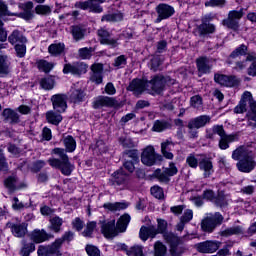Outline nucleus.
<instances>
[{
    "mask_svg": "<svg viewBox=\"0 0 256 256\" xmlns=\"http://www.w3.org/2000/svg\"><path fill=\"white\" fill-rule=\"evenodd\" d=\"M232 159L238 161L236 167L240 173H251L256 167L255 154L250 147L240 146L232 152Z\"/></svg>",
    "mask_w": 256,
    "mask_h": 256,
    "instance_id": "obj_1",
    "label": "nucleus"
},
{
    "mask_svg": "<svg viewBox=\"0 0 256 256\" xmlns=\"http://www.w3.org/2000/svg\"><path fill=\"white\" fill-rule=\"evenodd\" d=\"M131 222V216L129 214L122 215L115 226V219L100 221L101 233L106 237V239H113L117 237L118 231L120 233H125L127 231V225Z\"/></svg>",
    "mask_w": 256,
    "mask_h": 256,
    "instance_id": "obj_2",
    "label": "nucleus"
},
{
    "mask_svg": "<svg viewBox=\"0 0 256 256\" xmlns=\"http://www.w3.org/2000/svg\"><path fill=\"white\" fill-rule=\"evenodd\" d=\"M52 153H54V155H58L60 159L50 158L48 160L50 167H53L54 169H59L62 175L69 177V175L73 173L75 166H73V164H71V162L69 161V156L67 155V153H65V149L54 148L52 150Z\"/></svg>",
    "mask_w": 256,
    "mask_h": 256,
    "instance_id": "obj_3",
    "label": "nucleus"
},
{
    "mask_svg": "<svg viewBox=\"0 0 256 256\" xmlns=\"http://www.w3.org/2000/svg\"><path fill=\"white\" fill-rule=\"evenodd\" d=\"M171 85H175V80L171 79V77L156 75L150 81H146V90L151 95H160Z\"/></svg>",
    "mask_w": 256,
    "mask_h": 256,
    "instance_id": "obj_4",
    "label": "nucleus"
},
{
    "mask_svg": "<svg viewBox=\"0 0 256 256\" xmlns=\"http://www.w3.org/2000/svg\"><path fill=\"white\" fill-rule=\"evenodd\" d=\"M223 219V215H221V213L219 212H216L215 214H210L204 220H202V231H205V233H213V231H215V228L223 223Z\"/></svg>",
    "mask_w": 256,
    "mask_h": 256,
    "instance_id": "obj_5",
    "label": "nucleus"
},
{
    "mask_svg": "<svg viewBox=\"0 0 256 256\" xmlns=\"http://www.w3.org/2000/svg\"><path fill=\"white\" fill-rule=\"evenodd\" d=\"M111 182L113 187L118 189V191H125V189H129V187H131L129 176L123 173V170L114 172Z\"/></svg>",
    "mask_w": 256,
    "mask_h": 256,
    "instance_id": "obj_6",
    "label": "nucleus"
},
{
    "mask_svg": "<svg viewBox=\"0 0 256 256\" xmlns=\"http://www.w3.org/2000/svg\"><path fill=\"white\" fill-rule=\"evenodd\" d=\"M159 160V154L155 152V148L153 146H147L143 149L141 153V163L146 165V167H153Z\"/></svg>",
    "mask_w": 256,
    "mask_h": 256,
    "instance_id": "obj_7",
    "label": "nucleus"
},
{
    "mask_svg": "<svg viewBox=\"0 0 256 256\" xmlns=\"http://www.w3.org/2000/svg\"><path fill=\"white\" fill-rule=\"evenodd\" d=\"M157 18L155 23H161L165 19H169L175 15V8L167 3H160L156 6Z\"/></svg>",
    "mask_w": 256,
    "mask_h": 256,
    "instance_id": "obj_8",
    "label": "nucleus"
},
{
    "mask_svg": "<svg viewBox=\"0 0 256 256\" xmlns=\"http://www.w3.org/2000/svg\"><path fill=\"white\" fill-rule=\"evenodd\" d=\"M61 243L62 240H55L51 246H39L37 250L38 256H61Z\"/></svg>",
    "mask_w": 256,
    "mask_h": 256,
    "instance_id": "obj_9",
    "label": "nucleus"
},
{
    "mask_svg": "<svg viewBox=\"0 0 256 256\" xmlns=\"http://www.w3.org/2000/svg\"><path fill=\"white\" fill-rule=\"evenodd\" d=\"M88 66L87 64L83 62H73V63H68L64 65L63 68V73L64 75H85L87 73Z\"/></svg>",
    "mask_w": 256,
    "mask_h": 256,
    "instance_id": "obj_10",
    "label": "nucleus"
},
{
    "mask_svg": "<svg viewBox=\"0 0 256 256\" xmlns=\"http://www.w3.org/2000/svg\"><path fill=\"white\" fill-rule=\"evenodd\" d=\"M221 247V242L217 240H206L194 245L198 253H215Z\"/></svg>",
    "mask_w": 256,
    "mask_h": 256,
    "instance_id": "obj_11",
    "label": "nucleus"
},
{
    "mask_svg": "<svg viewBox=\"0 0 256 256\" xmlns=\"http://www.w3.org/2000/svg\"><path fill=\"white\" fill-rule=\"evenodd\" d=\"M163 237L167 243L170 244V253L173 256H180L183 253V250L177 245H179V237L171 232H164Z\"/></svg>",
    "mask_w": 256,
    "mask_h": 256,
    "instance_id": "obj_12",
    "label": "nucleus"
},
{
    "mask_svg": "<svg viewBox=\"0 0 256 256\" xmlns=\"http://www.w3.org/2000/svg\"><path fill=\"white\" fill-rule=\"evenodd\" d=\"M97 35L99 37V41L101 45H109V47H112V48H115L119 45L118 39L113 38L109 30L105 28L98 29Z\"/></svg>",
    "mask_w": 256,
    "mask_h": 256,
    "instance_id": "obj_13",
    "label": "nucleus"
},
{
    "mask_svg": "<svg viewBox=\"0 0 256 256\" xmlns=\"http://www.w3.org/2000/svg\"><path fill=\"white\" fill-rule=\"evenodd\" d=\"M51 103L57 113H65L67 111V95L55 94L51 97Z\"/></svg>",
    "mask_w": 256,
    "mask_h": 256,
    "instance_id": "obj_14",
    "label": "nucleus"
},
{
    "mask_svg": "<svg viewBox=\"0 0 256 256\" xmlns=\"http://www.w3.org/2000/svg\"><path fill=\"white\" fill-rule=\"evenodd\" d=\"M119 102L115 98L109 96H98L93 102L94 109H102V107H117Z\"/></svg>",
    "mask_w": 256,
    "mask_h": 256,
    "instance_id": "obj_15",
    "label": "nucleus"
},
{
    "mask_svg": "<svg viewBox=\"0 0 256 256\" xmlns=\"http://www.w3.org/2000/svg\"><path fill=\"white\" fill-rule=\"evenodd\" d=\"M214 81L222 87H235V85H239L237 77L224 74H215Z\"/></svg>",
    "mask_w": 256,
    "mask_h": 256,
    "instance_id": "obj_16",
    "label": "nucleus"
},
{
    "mask_svg": "<svg viewBox=\"0 0 256 256\" xmlns=\"http://www.w3.org/2000/svg\"><path fill=\"white\" fill-rule=\"evenodd\" d=\"M198 167L200 171H203V177H205V179L211 177V175L215 173V170L213 169V161H211V158L209 157H202L199 160Z\"/></svg>",
    "mask_w": 256,
    "mask_h": 256,
    "instance_id": "obj_17",
    "label": "nucleus"
},
{
    "mask_svg": "<svg viewBox=\"0 0 256 256\" xmlns=\"http://www.w3.org/2000/svg\"><path fill=\"white\" fill-rule=\"evenodd\" d=\"M247 103H249L250 109H251V103H255V101L253 100V95L249 91H246L243 93L241 101L234 108V113H237V114L245 113V111H247Z\"/></svg>",
    "mask_w": 256,
    "mask_h": 256,
    "instance_id": "obj_18",
    "label": "nucleus"
},
{
    "mask_svg": "<svg viewBox=\"0 0 256 256\" xmlns=\"http://www.w3.org/2000/svg\"><path fill=\"white\" fill-rule=\"evenodd\" d=\"M7 227L11 229L12 235L18 239H23V237H25V235L28 233L26 223H8Z\"/></svg>",
    "mask_w": 256,
    "mask_h": 256,
    "instance_id": "obj_19",
    "label": "nucleus"
},
{
    "mask_svg": "<svg viewBox=\"0 0 256 256\" xmlns=\"http://www.w3.org/2000/svg\"><path fill=\"white\" fill-rule=\"evenodd\" d=\"M75 7L76 9H82L83 11H87V9H90L92 13H103V7H101V5L99 4H94L93 0L76 2Z\"/></svg>",
    "mask_w": 256,
    "mask_h": 256,
    "instance_id": "obj_20",
    "label": "nucleus"
},
{
    "mask_svg": "<svg viewBox=\"0 0 256 256\" xmlns=\"http://www.w3.org/2000/svg\"><path fill=\"white\" fill-rule=\"evenodd\" d=\"M208 123H211V116L201 115L189 121L188 129H201Z\"/></svg>",
    "mask_w": 256,
    "mask_h": 256,
    "instance_id": "obj_21",
    "label": "nucleus"
},
{
    "mask_svg": "<svg viewBox=\"0 0 256 256\" xmlns=\"http://www.w3.org/2000/svg\"><path fill=\"white\" fill-rule=\"evenodd\" d=\"M51 234L47 233L44 229L39 230L35 229L30 233V239L33 243H45V241H49L51 239Z\"/></svg>",
    "mask_w": 256,
    "mask_h": 256,
    "instance_id": "obj_22",
    "label": "nucleus"
},
{
    "mask_svg": "<svg viewBox=\"0 0 256 256\" xmlns=\"http://www.w3.org/2000/svg\"><path fill=\"white\" fill-rule=\"evenodd\" d=\"M145 89H147V82L141 79H134L127 88V90L132 91L134 95H141Z\"/></svg>",
    "mask_w": 256,
    "mask_h": 256,
    "instance_id": "obj_23",
    "label": "nucleus"
},
{
    "mask_svg": "<svg viewBox=\"0 0 256 256\" xmlns=\"http://www.w3.org/2000/svg\"><path fill=\"white\" fill-rule=\"evenodd\" d=\"M157 235V228L155 226H142L140 228L139 237L142 241H147L149 237L155 239Z\"/></svg>",
    "mask_w": 256,
    "mask_h": 256,
    "instance_id": "obj_24",
    "label": "nucleus"
},
{
    "mask_svg": "<svg viewBox=\"0 0 256 256\" xmlns=\"http://www.w3.org/2000/svg\"><path fill=\"white\" fill-rule=\"evenodd\" d=\"M91 81L96 83L97 85H101L103 83V64H94L91 66Z\"/></svg>",
    "mask_w": 256,
    "mask_h": 256,
    "instance_id": "obj_25",
    "label": "nucleus"
},
{
    "mask_svg": "<svg viewBox=\"0 0 256 256\" xmlns=\"http://www.w3.org/2000/svg\"><path fill=\"white\" fill-rule=\"evenodd\" d=\"M175 148V144L171 141V139H167L161 143V153L165 159L173 160L175 157L173 155V149Z\"/></svg>",
    "mask_w": 256,
    "mask_h": 256,
    "instance_id": "obj_26",
    "label": "nucleus"
},
{
    "mask_svg": "<svg viewBox=\"0 0 256 256\" xmlns=\"http://www.w3.org/2000/svg\"><path fill=\"white\" fill-rule=\"evenodd\" d=\"M216 28L214 24L207 23L205 19H202V23L198 26V33L199 35H211L215 33Z\"/></svg>",
    "mask_w": 256,
    "mask_h": 256,
    "instance_id": "obj_27",
    "label": "nucleus"
},
{
    "mask_svg": "<svg viewBox=\"0 0 256 256\" xmlns=\"http://www.w3.org/2000/svg\"><path fill=\"white\" fill-rule=\"evenodd\" d=\"M8 41L11 45H19L21 43H27V38L19 30H14L8 37Z\"/></svg>",
    "mask_w": 256,
    "mask_h": 256,
    "instance_id": "obj_28",
    "label": "nucleus"
},
{
    "mask_svg": "<svg viewBox=\"0 0 256 256\" xmlns=\"http://www.w3.org/2000/svg\"><path fill=\"white\" fill-rule=\"evenodd\" d=\"M46 121L50 123V125H59V123L63 121V116L59 112L50 110L46 112Z\"/></svg>",
    "mask_w": 256,
    "mask_h": 256,
    "instance_id": "obj_29",
    "label": "nucleus"
},
{
    "mask_svg": "<svg viewBox=\"0 0 256 256\" xmlns=\"http://www.w3.org/2000/svg\"><path fill=\"white\" fill-rule=\"evenodd\" d=\"M196 63L198 71L202 75L211 71V66H209V59H207L206 57L198 58Z\"/></svg>",
    "mask_w": 256,
    "mask_h": 256,
    "instance_id": "obj_30",
    "label": "nucleus"
},
{
    "mask_svg": "<svg viewBox=\"0 0 256 256\" xmlns=\"http://www.w3.org/2000/svg\"><path fill=\"white\" fill-rule=\"evenodd\" d=\"M65 51L64 43H54L48 47V53L52 55V57H59Z\"/></svg>",
    "mask_w": 256,
    "mask_h": 256,
    "instance_id": "obj_31",
    "label": "nucleus"
},
{
    "mask_svg": "<svg viewBox=\"0 0 256 256\" xmlns=\"http://www.w3.org/2000/svg\"><path fill=\"white\" fill-rule=\"evenodd\" d=\"M2 115L5 121H10V123H19V114L12 109H4Z\"/></svg>",
    "mask_w": 256,
    "mask_h": 256,
    "instance_id": "obj_32",
    "label": "nucleus"
},
{
    "mask_svg": "<svg viewBox=\"0 0 256 256\" xmlns=\"http://www.w3.org/2000/svg\"><path fill=\"white\" fill-rule=\"evenodd\" d=\"M35 251V243L22 240V247L20 249V256H29Z\"/></svg>",
    "mask_w": 256,
    "mask_h": 256,
    "instance_id": "obj_33",
    "label": "nucleus"
},
{
    "mask_svg": "<svg viewBox=\"0 0 256 256\" xmlns=\"http://www.w3.org/2000/svg\"><path fill=\"white\" fill-rule=\"evenodd\" d=\"M234 141H237V135L235 134L223 136L219 140V148L222 150L229 149V143H234Z\"/></svg>",
    "mask_w": 256,
    "mask_h": 256,
    "instance_id": "obj_34",
    "label": "nucleus"
},
{
    "mask_svg": "<svg viewBox=\"0 0 256 256\" xmlns=\"http://www.w3.org/2000/svg\"><path fill=\"white\" fill-rule=\"evenodd\" d=\"M63 226V218L59 216H55L50 219V231H53L54 233H60L61 227Z\"/></svg>",
    "mask_w": 256,
    "mask_h": 256,
    "instance_id": "obj_35",
    "label": "nucleus"
},
{
    "mask_svg": "<svg viewBox=\"0 0 256 256\" xmlns=\"http://www.w3.org/2000/svg\"><path fill=\"white\" fill-rule=\"evenodd\" d=\"M248 127L256 129V102H251V108L248 112Z\"/></svg>",
    "mask_w": 256,
    "mask_h": 256,
    "instance_id": "obj_36",
    "label": "nucleus"
},
{
    "mask_svg": "<svg viewBox=\"0 0 256 256\" xmlns=\"http://www.w3.org/2000/svg\"><path fill=\"white\" fill-rule=\"evenodd\" d=\"M70 33L76 41H81L85 37V29L79 25L71 26Z\"/></svg>",
    "mask_w": 256,
    "mask_h": 256,
    "instance_id": "obj_37",
    "label": "nucleus"
},
{
    "mask_svg": "<svg viewBox=\"0 0 256 256\" xmlns=\"http://www.w3.org/2000/svg\"><path fill=\"white\" fill-rule=\"evenodd\" d=\"M103 208L107 209V211H122L123 209H127V203L123 202H107L103 204Z\"/></svg>",
    "mask_w": 256,
    "mask_h": 256,
    "instance_id": "obj_38",
    "label": "nucleus"
},
{
    "mask_svg": "<svg viewBox=\"0 0 256 256\" xmlns=\"http://www.w3.org/2000/svg\"><path fill=\"white\" fill-rule=\"evenodd\" d=\"M63 143L68 153H73V151L77 149V142L75 141V138H73V136L71 135L66 136L63 140Z\"/></svg>",
    "mask_w": 256,
    "mask_h": 256,
    "instance_id": "obj_39",
    "label": "nucleus"
},
{
    "mask_svg": "<svg viewBox=\"0 0 256 256\" xmlns=\"http://www.w3.org/2000/svg\"><path fill=\"white\" fill-rule=\"evenodd\" d=\"M36 65L39 71H43L44 73H49L53 67H55V64L48 62L47 60H38Z\"/></svg>",
    "mask_w": 256,
    "mask_h": 256,
    "instance_id": "obj_40",
    "label": "nucleus"
},
{
    "mask_svg": "<svg viewBox=\"0 0 256 256\" xmlns=\"http://www.w3.org/2000/svg\"><path fill=\"white\" fill-rule=\"evenodd\" d=\"M199 155L195 154V153H190L187 157H186V165H188V167H190L191 169H197L199 167Z\"/></svg>",
    "mask_w": 256,
    "mask_h": 256,
    "instance_id": "obj_41",
    "label": "nucleus"
},
{
    "mask_svg": "<svg viewBox=\"0 0 256 256\" xmlns=\"http://www.w3.org/2000/svg\"><path fill=\"white\" fill-rule=\"evenodd\" d=\"M70 99L72 103H81L85 99V92L81 89L73 90Z\"/></svg>",
    "mask_w": 256,
    "mask_h": 256,
    "instance_id": "obj_42",
    "label": "nucleus"
},
{
    "mask_svg": "<svg viewBox=\"0 0 256 256\" xmlns=\"http://www.w3.org/2000/svg\"><path fill=\"white\" fill-rule=\"evenodd\" d=\"M243 233V228L241 226H234L228 228L220 233L222 237H231V235H241Z\"/></svg>",
    "mask_w": 256,
    "mask_h": 256,
    "instance_id": "obj_43",
    "label": "nucleus"
},
{
    "mask_svg": "<svg viewBox=\"0 0 256 256\" xmlns=\"http://www.w3.org/2000/svg\"><path fill=\"white\" fill-rule=\"evenodd\" d=\"M167 254V247L161 241L154 244V256H165Z\"/></svg>",
    "mask_w": 256,
    "mask_h": 256,
    "instance_id": "obj_44",
    "label": "nucleus"
},
{
    "mask_svg": "<svg viewBox=\"0 0 256 256\" xmlns=\"http://www.w3.org/2000/svg\"><path fill=\"white\" fill-rule=\"evenodd\" d=\"M4 185L7 189H9V191H11V193H13V191H17V189H19V187H17V179L13 176L8 177L4 181Z\"/></svg>",
    "mask_w": 256,
    "mask_h": 256,
    "instance_id": "obj_45",
    "label": "nucleus"
},
{
    "mask_svg": "<svg viewBox=\"0 0 256 256\" xmlns=\"http://www.w3.org/2000/svg\"><path fill=\"white\" fill-rule=\"evenodd\" d=\"M97 228V222L91 221L88 222L86 225V228L82 232L83 237H92L93 236V231Z\"/></svg>",
    "mask_w": 256,
    "mask_h": 256,
    "instance_id": "obj_46",
    "label": "nucleus"
},
{
    "mask_svg": "<svg viewBox=\"0 0 256 256\" xmlns=\"http://www.w3.org/2000/svg\"><path fill=\"white\" fill-rule=\"evenodd\" d=\"M222 24L224 27H228V29H232L233 31H237V29H239V22L229 16L222 21Z\"/></svg>",
    "mask_w": 256,
    "mask_h": 256,
    "instance_id": "obj_47",
    "label": "nucleus"
},
{
    "mask_svg": "<svg viewBox=\"0 0 256 256\" xmlns=\"http://www.w3.org/2000/svg\"><path fill=\"white\" fill-rule=\"evenodd\" d=\"M9 73V60L6 56H0V75H7Z\"/></svg>",
    "mask_w": 256,
    "mask_h": 256,
    "instance_id": "obj_48",
    "label": "nucleus"
},
{
    "mask_svg": "<svg viewBox=\"0 0 256 256\" xmlns=\"http://www.w3.org/2000/svg\"><path fill=\"white\" fill-rule=\"evenodd\" d=\"M154 177H156V179H158V181H160V183H169L170 179H169V175L167 174L166 171L162 172L161 169H157L154 174Z\"/></svg>",
    "mask_w": 256,
    "mask_h": 256,
    "instance_id": "obj_49",
    "label": "nucleus"
},
{
    "mask_svg": "<svg viewBox=\"0 0 256 256\" xmlns=\"http://www.w3.org/2000/svg\"><path fill=\"white\" fill-rule=\"evenodd\" d=\"M190 107H193V109H201V107H203V98L199 95L192 96L190 98Z\"/></svg>",
    "mask_w": 256,
    "mask_h": 256,
    "instance_id": "obj_50",
    "label": "nucleus"
},
{
    "mask_svg": "<svg viewBox=\"0 0 256 256\" xmlns=\"http://www.w3.org/2000/svg\"><path fill=\"white\" fill-rule=\"evenodd\" d=\"M241 55H247V47L245 44L240 45L238 48H236L231 54V59H237V57H241Z\"/></svg>",
    "mask_w": 256,
    "mask_h": 256,
    "instance_id": "obj_51",
    "label": "nucleus"
},
{
    "mask_svg": "<svg viewBox=\"0 0 256 256\" xmlns=\"http://www.w3.org/2000/svg\"><path fill=\"white\" fill-rule=\"evenodd\" d=\"M127 255L129 256H145L143 254V246L141 245H134L129 250H127Z\"/></svg>",
    "mask_w": 256,
    "mask_h": 256,
    "instance_id": "obj_52",
    "label": "nucleus"
},
{
    "mask_svg": "<svg viewBox=\"0 0 256 256\" xmlns=\"http://www.w3.org/2000/svg\"><path fill=\"white\" fill-rule=\"evenodd\" d=\"M93 55V48H80L78 50V56L80 59H89Z\"/></svg>",
    "mask_w": 256,
    "mask_h": 256,
    "instance_id": "obj_53",
    "label": "nucleus"
},
{
    "mask_svg": "<svg viewBox=\"0 0 256 256\" xmlns=\"http://www.w3.org/2000/svg\"><path fill=\"white\" fill-rule=\"evenodd\" d=\"M127 65V56L120 55L114 60V67H117V69H123Z\"/></svg>",
    "mask_w": 256,
    "mask_h": 256,
    "instance_id": "obj_54",
    "label": "nucleus"
},
{
    "mask_svg": "<svg viewBox=\"0 0 256 256\" xmlns=\"http://www.w3.org/2000/svg\"><path fill=\"white\" fill-rule=\"evenodd\" d=\"M40 85L42 89L51 90L55 87V81L52 78H44L41 80Z\"/></svg>",
    "mask_w": 256,
    "mask_h": 256,
    "instance_id": "obj_55",
    "label": "nucleus"
},
{
    "mask_svg": "<svg viewBox=\"0 0 256 256\" xmlns=\"http://www.w3.org/2000/svg\"><path fill=\"white\" fill-rule=\"evenodd\" d=\"M15 51L17 57L23 58L27 53V46H25V43L16 44Z\"/></svg>",
    "mask_w": 256,
    "mask_h": 256,
    "instance_id": "obj_56",
    "label": "nucleus"
},
{
    "mask_svg": "<svg viewBox=\"0 0 256 256\" xmlns=\"http://www.w3.org/2000/svg\"><path fill=\"white\" fill-rule=\"evenodd\" d=\"M123 19V14L115 13V14H108L102 16L101 21H121Z\"/></svg>",
    "mask_w": 256,
    "mask_h": 256,
    "instance_id": "obj_57",
    "label": "nucleus"
},
{
    "mask_svg": "<svg viewBox=\"0 0 256 256\" xmlns=\"http://www.w3.org/2000/svg\"><path fill=\"white\" fill-rule=\"evenodd\" d=\"M157 228H156V231L159 234H165L167 231V221H165L164 219H157Z\"/></svg>",
    "mask_w": 256,
    "mask_h": 256,
    "instance_id": "obj_58",
    "label": "nucleus"
},
{
    "mask_svg": "<svg viewBox=\"0 0 256 256\" xmlns=\"http://www.w3.org/2000/svg\"><path fill=\"white\" fill-rule=\"evenodd\" d=\"M167 129V123L164 121H155L152 131H156L157 133H161V131H165Z\"/></svg>",
    "mask_w": 256,
    "mask_h": 256,
    "instance_id": "obj_59",
    "label": "nucleus"
},
{
    "mask_svg": "<svg viewBox=\"0 0 256 256\" xmlns=\"http://www.w3.org/2000/svg\"><path fill=\"white\" fill-rule=\"evenodd\" d=\"M228 17H230V19H234V21H237L239 23V21H241V19L243 18V9L239 11L231 10L228 13Z\"/></svg>",
    "mask_w": 256,
    "mask_h": 256,
    "instance_id": "obj_60",
    "label": "nucleus"
},
{
    "mask_svg": "<svg viewBox=\"0 0 256 256\" xmlns=\"http://www.w3.org/2000/svg\"><path fill=\"white\" fill-rule=\"evenodd\" d=\"M150 191H151V195H153V197H155L156 199H163L165 195L163 193V188L159 186L152 187Z\"/></svg>",
    "mask_w": 256,
    "mask_h": 256,
    "instance_id": "obj_61",
    "label": "nucleus"
},
{
    "mask_svg": "<svg viewBox=\"0 0 256 256\" xmlns=\"http://www.w3.org/2000/svg\"><path fill=\"white\" fill-rule=\"evenodd\" d=\"M35 11L38 15H49V13H51V7L47 5H38L36 6Z\"/></svg>",
    "mask_w": 256,
    "mask_h": 256,
    "instance_id": "obj_62",
    "label": "nucleus"
},
{
    "mask_svg": "<svg viewBox=\"0 0 256 256\" xmlns=\"http://www.w3.org/2000/svg\"><path fill=\"white\" fill-rule=\"evenodd\" d=\"M225 0H209L205 2V7H225Z\"/></svg>",
    "mask_w": 256,
    "mask_h": 256,
    "instance_id": "obj_63",
    "label": "nucleus"
},
{
    "mask_svg": "<svg viewBox=\"0 0 256 256\" xmlns=\"http://www.w3.org/2000/svg\"><path fill=\"white\" fill-rule=\"evenodd\" d=\"M86 252H87V255L89 256H101V251H99V248L93 245H87Z\"/></svg>",
    "mask_w": 256,
    "mask_h": 256,
    "instance_id": "obj_64",
    "label": "nucleus"
}]
</instances>
